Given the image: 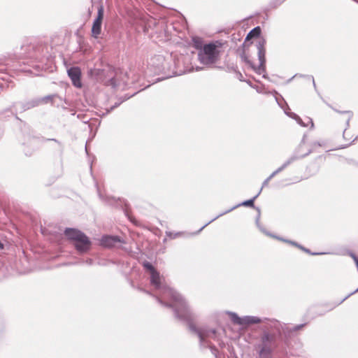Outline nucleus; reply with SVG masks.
Returning <instances> with one entry per match:
<instances>
[{
    "mask_svg": "<svg viewBox=\"0 0 358 358\" xmlns=\"http://www.w3.org/2000/svg\"><path fill=\"white\" fill-rule=\"evenodd\" d=\"M150 283L157 292L155 296L157 301L165 307L172 308L177 319L187 320L191 317L189 306L185 299L163 282V278L157 270L150 274Z\"/></svg>",
    "mask_w": 358,
    "mask_h": 358,
    "instance_id": "nucleus-1",
    "label": "nucleus"
},
{
    "mask_svg": "<svg viewBox=\"0 0 358 358\" xmlns=\"http://www.w3.org/2000/svg\"><path fill=\"white\" fill-rule=\"evenodd\" d=\"M224 43L217 40L204 43V46L197 53V59L199 63L206 68H213L220 60L221 48Z\"/></svg>",
    "mask_w": 358,
    "mask_h": 358,
    "instance_id": "nucleus-2",
    "label": "nucleus"
},
{
    "mask_svg": "<svg viewBox=\"0 0 358 358\" xmlns=\"http://www.w3.org/2000/svg\"><path fill=\"white\" fill-rule=\"evenodd\" d=\"M64 235L79 255L88 253L92 247L90 238L82 231L75 228H66Z\"/></svg>",
    "mask_w": 358,
    "mask_h": 358,
    "instance_id": "nucleus-3",
    "label": "nucleus"
},
{
    "mask_svg": "<svg viewBox=\"0 0 358 358\" xmlns=\"http://www.w3.org/2000/svg\"><path fill=\"white\" fill-rule=\"evenodd\" d=\"M266 41L264 38L262 37L258 39L256 43V48L257 49V56L259 61V66H256L242 52L240 55L241 61L245 63L251 69H252L257 74H262V77L265 79L268 78L266 73Z\"/></svg>",
    "mask_w": 358,
    "mask_h": 358,
    "instance_id": "nucleus-4",
    "label": "nucleus"
},
{
    "mask_svg": "<svg viewBox=\"0 0 358 358\" xmlns=\"http://www.w3.org/2000/svg\"><path fill=\"white\" fill-rule=\"evenodd\" d=\"M17 106L20 107L19 112L23 113L28 110L36 108L40 106V104L39 100H38L37 97L33 98L31 99H28L24 101L13 102L10 107L0 111V115H3L6 114L7 113H10L11 115H13L17 120H20V118L17 117Z\"/></svg>",
    "mask_w": 358,
    "mask_h": 358,
    "instance_id": "nucleus-5",
    "label": "nucleus"
},
{
    "mask_svg": "<svg viewBox=\"0 0 358 358\" xmlns=\"http://www.w3.org/2000/svg\"><path fill=\"white\" fill-rule=\"evenodd\" d=\"M189 310L191 313V317L189 320H183L184 322H187L189 329L192 332L196 334L198 337L199 338L200 343L201 344H204L206 342V338L208 337L211 338H215L217 331L215 329H197L194 324L192 322V320L193 319V314L192 313V310L189 308Z\"/></svg>",
    "mask_w": 358,
    "mask_h": 358,
    "instance_id": "nucleus-6",
    "label": "nucleus"
},
{
    "mask_svg": "<svg viewBox=\"0 0 358 358\" xmlns=\"http://www.w3.org/2000/svg\"><path fill=\"white\" fill-rule=\"evenodd\" d=\"M262 192V189H259V191L258 192V193L255 196H253L252 199H248V200H246V201H244L240 203H238L236 204V206L231 207V208L224 211V212H222L220 213L219 215H217L216 217H215L214 218H213L211 220L208 221L207 223H206L203 227H201L200 228V229L198 231L197 233H199L200 231H201L206 226H208V224H210L211 222H214L215 220H216L217 218L231 212L232 210H234V209L240 207V206H247V207H251V208H253L255 209V208H257V206H255V199L259 196V194H261Z\"/></svg>",
    "mask_w": 358,
    "mask_h": 358,
    "instance_id": "nucleus-7",
    "label": "nucleus"
},
{
    "mask_svg": "<svg viewBox=\"0 0 358 358\" xmlns=\"http://www.w3.org/2000/svg\"><path fill=\"white\" fill-rule=\"evenodd\" d=\"M262 322L265 323L264 328L263 330H268L272 332H275L278 334L279 337H282V334H286V329L287 327L285 324H282L278 320L275 319L264 318L262 319Z\"/></svg>",
    "mask_w": 358,
    "mask_h": 358,
    "instance_id": "nucleus-8",
    "label": "nucleus"
},
{
    "mask_svg": "<svg viewBox=\"0 0 358 358\" xmlns=\"http://www.w3.org/2000/svg\"><path fill=\"white\" fill-rule=\"evenodd\" d=\"M228 314L230 316L231 320L234 324L238 325H250L253 324H258L263 321L262 318L256 316L247 315L241 317L234 312H228Z\"/></svg>",
    "mask_w": 358,
    "mask_h": 358,
    "instance_id": "nucleus-9",
    "label": "nucleus"
},
{
    "mask_svg": "<svg viewBox=\"0 0 358 358\" xmlns=\"http://www.w3.org/2000/svg\"><path fill=\"white\" fill-rule=\"evenodd\" d=\"M104 15V8L102 5H100L98 8L97 15L93 21L92 27V36L98 38L101 32V25Z\"/></svg>",
    "mask_w": 358,
    "mask_h": 358,
    "instance_id": "nucleus-10",
    "label": "nucleus"
},
{
    "mask_svg": "<svg viewBox=\"0 0 358 358\" xmlns=\"http://www.w3.org/2000/svg\"><path fill=\"white\" fill-rule=\"evenodd\" d=\"M68 76L71 80L72 84L77 88L83 86L81 81V70L78 66H72L67 69Z\"/></svg>",
    "mask_w": 358,
    "mask_h": 358,
    "instance_id": "nucleus-11",
    "label": "nucleus"
},
{
    "mask_svg": "<svg viewBox=\"0 0 358 358\" xmlns=\"http://www.w3.org/2000/svg\"><path fill=\"white\" fill-rule=\"evenodd\" d=\"M124 241L119 236L103 235L101 238V245L105 248L115 247L117 243H122Z\"/></svg>",
    "mask_w": 358,
    "mask_h": 358,
    "instance_id": "nucleus-12",
    "label": "nucleus"
},
{
    "mask_svg": "<svg viewBox=\"0 0 358 358\" xmlns=\"http://www.w3.org/2000/svg\"><path fill=\"white\" fill-rule=\"evenodd\" d=\"M278 337L280 338L278 334L275 332L263 330L261 336V342L263 344L273 345L275 344Z\"/></svg>",
    "mask_w": 358,
    "mask_h": 358,
    "instance_id": "nucleus-13",
    "label": "nucleus"
},
{
    "mask_svg": "<svg viewBox=\"0 0 358 358\" xmlns=\"http://www.w3.org/2000/svg\"><path fill=\"white\" fill-rule=\"evenodd\" d=\"M272 94H273V95L275 96V101H276L278 105L281 108H282L284 110L285 113L289 117H291L292 119H295V117H297V115L296 113L290 111V108H289V106L287 105V103H286V101H285V99H283V97L281 96V99H282V101L284 102V104H282V102L280 101L278 97L277 96V95L278 94L277 91L273 90Z\"/></svg>",
    "mask_w": 358,
    "mask_h": 358,
    "instance_id": "nucleus-14",
    "label": "nucleus"
},
{
    "mask_svg": "<svg viewBox=\"0 0 358 358\" xmlns=\"http://www.w3.org/2000/svg\"><path fill=\"white\" fill-rule=\"evenodd\" d=\"M48 141H52L55 143V145L52 146L54 149L58 151L59 155H62L64 152V145L56 138H42L41 142L45 143Z\"/></svg>",
    "mask_w": 358,
    "mask_h": 358,
    "instance_id": "nucleus-15",
    "label": "nucleus"
},
{
    "mask_svg": "<svg viewBox=\"0 0 358 358\" xmlns=\"http://www.w3.org/2000/svg\"><path fill=\"white\" fill-rule=\"evenodd\" d=\"M299 151H300V150L296 148L294 150V152L292 153V155L288 158V159L290 161V162L292 164L294 163L296 160H299L300 159H302V158L308 156L312 152L311 150H308L307 152H306L304 154H300Z\"/></svg>",
    "mask_w": 358,
    "mask_h": 358,
    "instance_id": "nucleus-16",
    "label": "nucleus"
},
{
    "mask_svg": "<svg viewBox=\"0 0 358 358\" xmlns=\"http://www.w3.org/2000/svg\"><path fill=\"white\" fill-rule=\"evenodd\" d=\"M272 347L271 345L267 344H261L260 350L258 352L260 358L261 357H268L272 352Z\"/></svg>",
    "mask_w": 358,
    "mask_h": 358,
    "instance_id": "nucleus-17",
    "label": "nucleus"
},
{
    "mask_svg": "<svg viewBox=\"0 0 358 358\" xmlns=\"http://www.w3.org/2000/svg\"><path fill=\"white\" fill-rule=\"evenodd\" d=\"M255 210L257 212V215L255 218V224L257 227L259 228V229L262 231L264 234H266L267 236H272L273 235L270 234L268 231H267L261 224L259 222L260 217H261V210L259 208H255Z\"/></svg>",
    "mask_w": 358,
    "mask_h": 358,
    "instance_id": "nucleus-18",
    "label": "nucleus"
},
{
    "mask_svg": "<svg viewBox=\"0 0 358 358\" xmlns=\"http://www.w3.org/2000/svg\"><path fill=\"white\" fill-rule=\"evenodd\" d=\"M192 46L199 52L201 48L204 46L203 39L199 37L194 36L192 38Z\"/></svg>",
    "mask_w": 358,
    "mask_h": 358,
    "instance_id": "nucleus-19",
    "label": "nucleus"
},
{
    "mask_svg": "<svg viewBox=\"0 0 358 358\" xmlns=\"http://www.w3.org/2000/svg\"><path fill=\"white\" fill-rule=\"evenodd\" d=\"M262 30L260 27L257 26L255 28H253L251 31H249L248 34L245 40H248L249 38H258L261 34Z\"/></svg>",
    "mask_w": 358,
    "mask_h": 358,
    "instance_id": "nucleus-20",
    "label": "nucleus"
},
{
    "mask_svg": "<svg viewBox=\"0 0 358 358\" xmlns=\"http://www.w3.org/2000/svg\"><path fill=\"white\" fill-rule=\"evenodd\" d=\"M142 266H143V268H145V271L149 272V274L157 271V269L154 267V266L152 264V263H150L148 261H144L142 263Z\"/></svg>",
    "mask_w": 358,
    "mask_h": 358,
    "instance_id": "nucleus-21",
    "label": "nucleus"
},
{
    "mask_svg": "<svg viewBox=\"0 0 358 358\" xmlns=\"http://www.w3.org/2000/svg\"><path fill=\"white\" fill-rule=\"evenodd\" d=\"M305 325H306V323H303V324H300L296 325L292 329H289V327H287V329L285 331L286 334H284L285 337L289 336V334L291 332L299 331V330L301 329Z\"/></svg>",
    "mask_w": 358,
    "mask_h": 358,
    "instance_id": "nucleus-22",
    "label": "nucleus"
},
{
    "mask_svg": "<svg viewBox=\"0 0 358 358\" xmlns=\"http://www.w3.org/2000/svg\"><path fill=\"white\" fill-rule=\"evenodd\" d=\"M134 95V94H133V96ZM131 96H132V95L131 96L125 95L124 96L120 97L119 98V101L115 103V104L113 106L110 107V110H108V112L112 111L114 108H115L117 106H119L122 103H123L124 101H127V99H129Z\"/></svg>",
    "mask_w": 358,
    "mask_h": 358,
    "instance_id": "nucleus-23",
    "label": "nucleus"
},
{
    "mask_svg": "<svg viewBox=\"0 0 358 358\" xmlns=\"http://www.w3.org/2000/svg\"><path fill=\"white\" fill-rule=\"evenodd\" d=\"M336 112L338 113H341V114H347L348 115V119L346 120V125H347V127H349V124H350V120L352 119V116H353V113L352 112L350 111V110H344V111H341V110H338L337 109H334L333 108Z\"/></svg>",
    "mask_w": 358,
    "mask_h": 358,
    "instance_id": "nucleus-24",
    "label": "nucleus"
},
{
    "mask_svg": "<svg viewBox=\"0 0 358 358\" xmlns=\"http://www.w3.org/2000/svg\"><path fill=\"white\" fill-rule=\"evenodd\" d=\"M55 96V95H47L43 97H37L38 100H39V104L46 103L49 101H52V99Z\"/></svg>",
    "mask_w": 358,
    "mask_h": 358,
    "instance_id": "nucleus-25",
    "label": "nucleus"
},
{
    "mask_svg": "<svg viewBox=\"0 0 358 358\" xmlns=\"http://www.w3.org/2000/svg\"><path fill=\"white\" fill-rule=\"evenodd\" d=\"M283 2L284 0H271L269 2L268 6L271 8H276L278 6H280Z\"/></svg>",
    "mask_w": 358,
    "mask_h": 358,
    "instance_id": "nucleus-26",
    "label": "nucleus"
},
{
    "mask_svg": "<svg viewBox=\"0 0 358 358\" xmlns=\"http://www.w3.org/2000/svg\"><path fill=\"white\" fill-rule=\"evenodd\" d=\"M105 84L106 86H110L113 88H115L117 85V80L114 76L111 77L110 79L106 81Z\"/></svg>",
    "mask_w": 358,
    "mask_h": 358,
    "instance_id": "nucleus-27",
    "label": "nucleus"
},
{
    "mask_svg": "<svg viewBox=\"0 0 358 358\" xmlns=\"http://www.w3.org/2000/svg\"><path fill=\"white\" fill-rule=\"evenodd\" d=\"M241 34L240 33L238 34H234L231 36V41L234 43V44H237L238 41H241Z\"/></svg>",
    "mask_w": 358,
    "mask_h": 358,
    "instance_id": "nucleus-28",
    "label": "nucleus"
},
{
    "mask_svg": "<svg viewBox=\"0 0 358 358\" xmlns=\"http://www.w3.org/2000/svg\"><path fill=\"white\" fill-rule=\"evenodd\" d=\"M296 76H298V74H295L292 78H289L287 80V83H289L293 79V78L296 77ZM299 76L301 77V78H302V77H307L308 78L312 80V83H313V85L315 89H316V85H315V82L313 76H304V75H302V74L299 75Z\"/></svg>",
    "mask_w": 358,
    "mask_h": 358,
    "instance_id": "nucleus-29",
    "label": "nucleus"
},
{
    "mask_svg": "<svg viewBox=\"0 0 358 358\" xmlns=\"http://www.w3.org/2000/svg\"><path fill=\"white\" fill-rule=\"evenodd\" d=\"M227 71L228 72H234L236 73V72L238 71V66L236 65L231 64H228L227 66Z\"/></svg>",
    "mask_w": 358,
    "mask_h": 358,
    "instance_id": "nucleus-30",
    "label": "nucleus"
},
{
    "mask_svg": "<svg viewBox=\"0 0 358 358\" xmlns=\"http://www.w3.org/2000/svg\"><path fill=\"white\" fill-rule=\"evenodd\" d=\"M181 234H182L181 232H176V233L172 232V231H166V236L169 238H172V239L176 238L179 236H180Z\"/></svg>",
    "mask_w": 358,
    "mask_h": 358,
    "instance_id": "nucleus-31",
    "label": "nucleus"
},
{
    "mask_svg": "<svg viewBox=\"0 0 358 358\" xmlns=\"http://www.w3.org/2000/svg\"><path fill=\"white\" fill-rule=\"evenodd\" d=\"M275 176V175L273 173H272L267 178H266L264 180V181L262 183V187H261L262 190L263 189V188L264 187L268 185V182Z\"/></svg>",
    "mask_w": 358,
    "mask_h": 358,
    "instance_id": "nucleus-32",
    "label": "nucleus"
},
{
    "mask_svg": "<svg viewBox=\"0 0 358 358\" xmlns=\"http://www.w3.org/2000/svg\"><path fill=\"white\" fill-rule=\"evenodd\" d=\"M301 250L304 251L305 252L310 254L311 255H324V252H312L309 249L302 246L301 247Z\"/></svg>",
    "mask_w": 358,
    "mask_h": 358,
    "instance_id": "nucleus-33",
    "label": "nucleus"
},
{
    "mask_svg": "<svg viewBox=\"0 0 358 358\" xmlns=\"http://www.w3.org/2000/svg\"><path fill=\"white\" fill-rule=\"evenodd\" d=\"M272 237H274V238H277V239H278V240L282 241H284V242H285V243H289V244H291V245H294V246H296V243H296V242H295V241H290V240H287V239H285V238H280V237H278V236H274V235H273V236H272Z\"/></svg>",
    "mask_w": 358,
    "mask_h": 358,
    "instance_id": "nucleus-34",
    "label": "nucleus"
},
{
    "mask_svg": "<svg viewBox=\"0 0 358 358\" xmlns=\"http://www.w3.org/2000/svg\"><path fill=\"white\" fill-rule=\"evenodd\" d=\"M296 122L301 125V127H306L308 126V123L304 122L302 119L297 115V117L294 119Z\"/></svg>",
    "mask_w": 358,
    "mask_h": 358,
    "instance_id": "nucleus-35",
    "label": "nucleus"
},
{
    "mask_svg": "<svg viewBox=\"0 0 358 358\" xmlns=\"http://www.w3.org/2000/svg\"><path fill=\"white\" fill-rule=\"evenodd\" d=\"M83 263H85L86 264H87L89 266H92L94 264V260L91 258H87L86 260H85V261L83 260L80 262V264H83Z\"/></svg>",
    "mask_w": 358,
    "mask_h": 358,
    "instance_id": "nucleus-36",
    "label": "nucleus"
},
{
    "mask_svg": "<svg viewBox=\"0 0 358 358\" xmlns=\"http://www.w3.org/2000/svg\"><path fill=\"white\" fill-rule=\"evenodd\" d=\"M358 292V287L353 292H352L351 293L348 294L343 300L341 301V302L339 303V304H341V303H343L345 300H346L348 297H350V296L353 295L354 294L357 293Z\"/></svg>",
    "mask_w": 358,
    "mask_h": 358,
    "instance_id": "nucleus-37",
    "label": "nucleus"
},
{
    "mask_svg": "<svg viewBox=\"0 0 358 358\" xmlns=\"http://www.w3.org/2000/svg\"><path fill=\"white\" fill-rule=\"evenodd\" d=\"M350 257L353 259V260L355 261V262L356 264L357 267L358 268V257H357V255L351 252Z\"/></svg>",
    "mask_w": 358,
    "mask_h": 358,
    "instance_id": "nucleus-38",
    "label": "nucleus"
},
{
    "mask_svg": "<svg viewBox=\"0 0 358 358\" xmlns=\"http://www.w3.org/2000/svg\"><path fill=\"white\" fill-rule=\"evenodd\" d=\"M306 135L304 134L303 136V138L301 140V143L299 144V147L297 149L300 150L302 147V145L305 143V139H306Z\"/></svg>",
    "mask_w": 358,
    "mask_h": 358,
    "instance_id": "nucleus-39",
    "label": "nucleus"
},
{
    "mask_svg": "<svg viewBox=\"0 0 358 358\" xmlns=\"http://www.w3.org/2000/svg\"><path fill=\"white\" fill-rule=\"evenodd\" d=\"M210 348L212 353L214 355H216V353L217 352V349L216 348V347L214 345H210Z\"/></svg>",
    "mask_w": 358,
    "mask_h": 358,
    "instance_id": "nucleus-40",
    "label": "nucleus"
},
{
    "mask_svg": "<svg viewBox=\"0 0 358 358\" xmlns=\"http://www.w3.org/2000/svg\"><path fill=\"white\" fill-rule=\"evenodd\" d=\"M236 76H237V78H238L239 80H241V81H243V75L241 74V73L239 71H238L236 72Z\"/></svg>",
    "mask_w": 358,
    "mask_h": 358,
    "instance_id": "nucleus-41",
    "label": "nucleus"
},
{
    "mask_svg": "<svg viewBox=\"0 0 358 358\" xmlns=\"http://www.w3.org/2000/svg\"><path fill=\"white\" fill-rule=\"evenodd\" d=\"M283 170H282V169L281 168V166H280L275 171H274L273 173L276 176L277 174H278L279 173H280Z\"/></svg>",
    "mask_w": 358,
    "mask_h": 358,
    "instance_id": "nucleus-42",
    "label": "nucleus"
},
{
    "mask_svg": "<svg viewBox=\"0 0 358 358\" xmlns=\"http://www.w3.org/2000/svg\"><path fill=\"white\" fill-rule=\"evenodd\" d=\"M7 76L3 74L2 76L0 77V78L2 80H7V78H6ZM0 87H3V84L0 83Z\"/></svg>",
    "mask_w": 358,
    "mask_h": 358,
    "instance_id": "nucleus-43",
    "label": "nucleus"
},
{
    "mask_svg": "<svg viewBox=\"0 0 358 358\" xmlns=\"http://www.w3.org/2000/svg\"><path fill=\"white\" fill-rule=\"evenodd\" d=\"M306 120L308 121V123H310L311 124V128H313L314 127V124H313V122L312 119L310 118V117H306Z\"/></svg>",
    "mask_w": 358,
    "mask_h": 358,
    "instance_id": "nucleus-44",
    "label": "nucleus"
},
{
    "mask_svg": "<svg viewBox=\"0 0 358 358\" xmlns=\"http://www.w3.org/2000/svg\"><path fill=\"white\" fill-rule=\"evenodd\" d=\"M283 164L287 167L288 166H289L290 164H292V163L290 162V161L288 159L286 161H285Z\"/></svg>",
    "mask_w": 358,
    "mask_h": 358,
    "instance_id": "nucleus-45",
    "label": "nucleus"
},
{
    "mask_svg": "<svg viewBox=\"0 0 358 358\" xmlns=\"http://www.w3.org/2000/svg\"><path fill=\"white\" fill-rule=\"evenodd\" d=\"M203 69V67H201V66H196L195 68V71H201Z\"/></svg>",
    "mask_w": 358,
    "mask_h": 358,
    "instance_id": "nucleus-46",
    "label": "nucleus"
},
{
    "mask_svg": "<svg viewBox=\"0 0 358 358\" xmlns=\"http://www.w3.org/2000/svg\"><path fill=\"white\" fill-rule=\"evenodd\" d=\"M302 246H303V245H300V244H299V243H296V245L295 247H296V248H298L301 249V247H302Z\"/></svg>",
    "mask_w": 358,
    "mask_h": 358,
    "instance_id": "nucleus-47",
    "label": "nucleus"
},
{
    "mask_svg": "<svg viewBox=\"0 0 358 358\" xmlns=\"http://www.w3.org/2000/svg\"><path fill=\"white\" fill-rule=\"evenodd\" d=\"M281 168L282 169V170H284V169H285L287 168V166H285L284 165V164H282L281 165Z\"/></svg>",
    "mask_w": 358,
    "mask_h": 358,
    "instance_id": "nucleus-48",
    "label": "nucleus"
},
{
    "mask_svg": "<svg viewBox=\"0 0 358 358\" xmlns=\"http://www.w3.org/2000/svg\"><path fill=\"white\" fill-rule=\"evenodd\" d=\"M106 203H109V204H111V203H111V201H110V199H108V200L106 201Z\"/></svg>",
    "mask_w": 358,
    "mask_h": 358,
    "instance_id": "nucleus-49",
    "label": "nucleus"
},
{
    "mask_svg": "<svg viewBox=\"0 0 358 358\" xmlns=\"http://www.w3.org/2000/svg\"><path fill=\"white\" fill-rule=\"evenodd\" d=\"M99 197H100L101 199H102V198H103L101 194H99Z\"/></svg>",
    "mask_w": 358,
    "mask_h": 358,
    "instance_id": "nucleus-50",
    "label": "nucleus"
},
{
    "mask_svg": "<svg viewBox=\"0 0 358 358\" xmlns=\"http://www.w3.org/2000/svg\"><path fill=\"white\" fill-rule=\"evenodd\" d=\"M236 358H238V357H236Z\"/></svg>",
    "mask_w": 358,
    "mask_h": 358,
    "instance_id": "nucleus-51",
    "label": "nucleus"
}]
</instances>
